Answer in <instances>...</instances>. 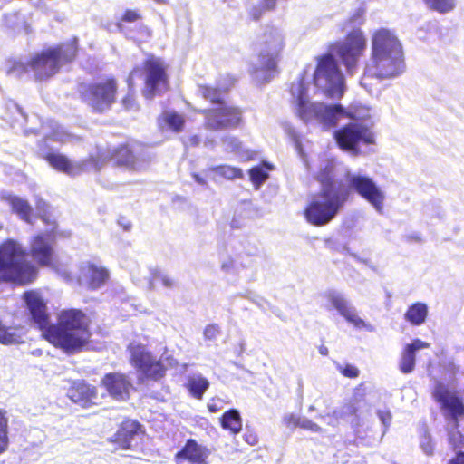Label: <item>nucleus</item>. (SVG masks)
<instances>
[{
	"instance_id": "3c124183",
	"label": "nucleus",
	"mask_w": 464,
	"mask_h": 464,
	"mask_svg": "<svg viewBox=\"0 0 464 464\" xmlns=\"http://www.w3.org/2000/svg\"><path fill=\"white\" fill-rule=\"evenodd\" d=\"M380 418L383 423H390L392 420V415L390 412L380 413Z\"/></svg>"
},
{
	"instance_id": "9d476101",
	"label": "nucleus",
	"mask_w": 464,
	"mask_h": 464,
	"mask_svg": "<svg viewBox=\"0 0 464 464\" xmlns=\"http://www.w3.org/2000/svg\"><path fill=\"white\" fill-rule=\"evenodd\" d=\"M334 138L342 150L350 151L353 155L359 154L360 144L371 145L375 142L372 130L358 121L349 122L337 129Z\"/></svg>"
},
{
	"instance_id": "4d7b16f0",
	"label": "nucleus",
	"mask_w": 464,
	"mask_h": 464,
	"mask_svg": "<svg viewBox=\"0 0 464 464\" xmlns=\"http://www.w3.org/2000/svg\"><path fill=\"white\" fill-rule=\"evenodd\" d=\"M348 410H349V412H350L351 414H355V413H356V411H357V409H356L355 407H353V406H349V407H348Z\"/></svg>"
},
{
	"instance_id": "b1692460",
	"label": "nucleus",
	"mask_w": 464,
	"mask_h": 464,
	"mask_svg": "<svg viewBox=\"0 0 464 464\" xmlns=\"http://www.w3.org/2000/svg\"><path fill=\"white\" fill-rule=\"evenodd\" d=\"M128 351L130 353L129 362L138 372H140L145 365L155 357L151 352L141 343L129 344Z\"/></svg>"
},
{
	"instance_id": "6ab92c4d",
	"label": "nucleus",
	"mask_w": 464,
	"mask_h": 464,
	"mask_svg": "<svg viewBox=\"0 0 464 464\" xmlns=\"http://www.w3.org/2000/svg\"><path fill=\"white\" fill-rule=\"evenodd\" d=\"M210 450L194 439H188L174 455L176 464H208Z\"/></svg>"
},
{
	"instance_id": "39448f33",
	"label": "nucleus",
	"mask_w": 464,
	"mask_h": 464,
	"mask_svg": "<svg viewBox=\"0 0 464 464\" xmlns=\"http://www.w3.org/2000/svg\"><path fill=\"white\" fill-rule=\"evenodd\" d=\"M78 53L79 41L77 37H72L34 53L29 59L31 72L36 81L48 80L58 73L63 65L72 63Z\"/></svg>"
},
{
	"instance_id": "cd10ccee",
	"label": "nucleus",
	"mask_w": 464,
	"mask_h": 464,
	"mask_svg": "<svg viewBox=\"0 0 464 464\" xmlns=\"http://www.w3.org/2000/svg\"><path fill=\"white\" fill-rule=\"evenodd\" d=\"M7 202L11 207L12 211L19 216L21 219L26 223H32L33 209L27 200L17 196H9L7 198Z\"/></svg>"
},
{
	"instance_id": "aec40b11",
	"label": "nucleus",
	"mask_w": 464,
	"mask_h": 464,
	"mask_svg": "<svg viewBox=\"0 0 464 464\" xmlns=\"http://www.w3.org/2000/svg\"><path fill=\"white\" fill-rule=\"evenodd\" d=\"M67 396L74 403L87 408L94 404V400L98 396V390L84 380H76L72 382L68 388Z\"/></svg>"
},
{
	"instance_id": "ddd939ff",
	"label": "nucleus",
	"mask_w": 464,
	"mask_h": 464,
	"mask_svg": "<svg viewBox=\"0 0 464 464\" xmlns=\"http://www.w3.org/2000/svg\"><path fill=\"white\" fill-rule=\"evenodd\" d=\"M198 112L205 118V128L211 130L236 129L242 123V110L227 102L216 108L199 110Z\"/></svg>"
},
{
	"instance_id": "2f4dec72",
	"label": "nucleus",
	"mask_w": 464,
	"mask_h": 464,
	"mask_svg": "<svg viewBox=\"0 0 464 464\" xmlns=\"http://www.w3.org/2000/svg\"><path fill=\"white\" fill-rule=\"evenodd\" d=\"M167 368L163 362L154 357L145 367L140 372L144 377L152 381H159L166 374Z\"/></svg>"
},
{
	"instance_id": "72a5a7b5",
	"label": "nucleus",
	"mask_w": 464,
	"mask_h": 464,
	"mask_svg": "<svg viewBox=\"0 0 464 464\" xmlns=\"http://www.w3.org/2000/svg\"><path fill=\"white\" fill-rule=\"evenodd\" d=\"M427 7L440 14H447L454 10L456 0H423Z\"/></svg>"
},
{
	"instance_id": "09e8293b",
	"label": "nucleus",
	"mask_w": 464,
	"mask_h": 464,
	"mask_svg": "<svg viewBox=\"0 0 464 464\" xmlns=\"http://www.w3.org/2000/svg\"><path fill=\"white\" fill-rule=\"evenodd\" d=\"M276 5V0H261L260 7L266 11L274 10Z\"/></svg>"
},
{
	"instance_id": "a19ab883",
	"label": "nucleus",
	"mask_w": 464,
	"mask_h": 464,
	"mask_svg": "<svg viewBox=\"0 0 464 464\" xmlns=\"http://www.w3.org/2000/svg\"><path fill=\"white\" fill-rule=\"evenodd\" d=\"M458 427L455 425V430L449 431V443L454 450L459 448L464 442V436L458 430Z\"/></svg>"
},
{
	"instance_id": "58836bf2",
	"label": "nucleus",
	"mask_w": 464,
	"mask_h": 464,
	"mask_svg": "<svg viewBox=\"0 0 464 464\" xmlns=\"http://www.w3.org/2000/svg\"><path fill=\"white\" fill-rule=\"evenodd\" d=\"M251 181L256 186H260L268 179V173L260 166L253 167L249 169Z\"/></svg>"
},
{
	"instance_id": "2eb2a0df",
	"label": "nucleus",
	"mask_w": 464,
	"mask_h": 464,
	"mask_svg": "<svg viewBox=\"0 0 464 464\" xmlns=\"http://www.w3.org/2000/svg\"><path fill=\"white\" fill-rule=\"evenodd\" d=\"M260 44V63L267 69H275L285 47L283 34L276 27L270 26L263 33Z\"/></svg>"
},
{
	"instance_id": "13d9d810",
	"label": "nucleus",
	"mask_w": 464,
	"mask_h": 464,
	"mask_svg": "<svg viewBox=\"0 0 464 464\" xmlns=\"http://www.w3.org/2000/svg\"><path fill=\"white\" fill-rule=\"evenodd\" d=\"M155 3L157 4H161V5H164V4H167V0H153Z\"/></svg>"
},
{
	"instance_id": "7ed1b4c3",
	"label": "nucleus",
	"mask_w": 464,
	"mask_h": 464,
	"mask_svg": "<svg viewBox=\"0 0 464 464\" xmlns=\"http://www.w3.org/2000/svg\"><path fill=\"white\" fill-rule=\"evenodd\" d=\"M403 69V50L398 37L386 28L375 30L371 38L370 60L365 64L361 84L368 88L371 80L393 78Z\"/></svg>"
},
{
	"instance_id": "393cba45",
	"label": "nucleus",
	"mask_w": 464,
	"mask_h": 464,
	"mask_svg": "<svg viewBox=\"0 0 464 464\" xmlns=\"http://www.w3.org/2000/svg\"><path fill=\"white\" fill-rule=\"evenodd\" d=\"M333 306L350 323L357 327L364 325L363 320H362L355 312L351 309L346 301L340 295H333L330 298Z\"/></svg>"
},
{
	"instance_id": "bb28decb",
	"label": "nucleus",
	"mask_w": 464,
	"mask_h": 464,
	"mask_svg": "<svg viewBox=\"0 0 464 464\" xmlns=\"http://www.w3.org/2000/svg\"><path fill=\"white\" fill-rule=\"evenodd\" d=\"M427 316L428 306L421 302H416L410 305L404 314V319L413 326L423 324Z\"/></svg>"
},
{
	"instance_id": "9b49d317",
	"label": "nucleus",
	"mask_w": 464,
	"mask_h": 464,
	"mask_svg": "<svg viewBox=\"0 0 464 464\" xmlns=\"http://www.w3.org/2000/svg\"><path fill=\"white\" fill-rule=\"evenodd\" d=\"M43 158L53 169L70 177L80 176L90 169L99 171L103 162L102 157L93 154L79 161H73L66 155L58 152H48Z\"/></svg>"
},
{
	"instance_id": "c756f323",
	"label": "nucleus",
	"mask_w": 464,
	"mask_h": 464,
	"mask_svg": "<svg viewBox=\"0 0 464 464\" xmlns=\"http://www.w3.org/2000/svg\"><path fill=\"white\" fill-rule=\"evenodd\" d=\"M88 285L91 289L101 287L109 278V273L106 268L99 267L94 264H88Z\"/></svg>"
},
{
	"instance_id": "052dcab7",
	"label": "nucleus",
	"mask_w": 464,
	"mask_h": 464,
	"mask_svg": "<svg viewBox=\"0 0 464 464\" xmlns=\"http://www.w3.org/2000/svg\"><path fill=\"white\" fill-rule=\"evenodd\" d=\"M42 219L47 223V218L45 217H42Z\"/></svg>"
},
{
	"instance_id": "e433bc0d",
	"label": "nucleus",
	"mask_w": 464,
	"mask_h": 464,
	"mask_svg": "<svg viewBox=\"0 0 464 464\" xmlns=\"http://www.w3.org/2000/svg\"><path fill=\"white\" fill-rule=\"evenodd\" d=\"M142 18L141 14L136 9H125L121 17L116 22L118 29L121 30L125 24L135 23Z\"/></svg>"
},
{
	"instance_id": "de8ad7c7",
	"label": "nucleus",
	"mask_w": 464,
	"mask_h": 464,
	"mask_svg": "<svg viewBox=\"0 0 464 464\" xmlns=\"http://www.w3.org/2000/svg\"><path fill=\"white\" fill-rule=\"evenodd\" d=\"M363 15H364V11L362 9H358L350 18H349V23L350 24H353V23H362L363 21Z\"/></svg>"
},
{
	"instance_id": "f3484780",
	"label": "nucleus",
	"mask_w": 464,
	"mask_h": 464,
	"mask_svg": "<svg viewBox=\"0 0 464 464\" xmlns=\"http://www.w3.org/2000/svg\"><path fill=\"white\" fill-rule=\"evenodd\" d=\"M101 384L109 395L116 401L128 400L133 388L127 374L121 372H111L104 374Z\"/></svg>"
},
{
	"instance_id": "20e7f679",
	"label": "nucleus",
	"mask_w": 464,
	"mask_h": 464,
	"mask_svg": "<svg viewBox=\"0 0 464 464\" xmlns=\"http://www.w3.org/2000/svg\"><path fill=\"white\" fill-rule=\"evenodd\" d=\"M165 62L152 53H149L140 65L134 66L127 78L128 92L121 100V104L125 111L139 108L136 94L133 90L136 78L143 79L142 95L151 100L157 95H161L170 89L169 78Z\"/></svg>"
},
{
	"instance_id": "4be33fe9",
	"label": "nucleus",
	"mask_w": 464,
	"mask_h": 464,
	"mask_svg": "<svg viewBox=\"0 0 464 464\" xmlns=\"http://www.w3.org/2000/svg\"><path fill=\"white\" fill-rule=\"evenodd\" d=\"M430 343L420 339H414L411 343L406 344L401 354L399 369L402 373H410L415 368L416 351L428 348Z\"/></svg>"
},
{
	"instance_id": "864d4df0",
	"label": "nucleus",
	"mask_w": 464,
	"mask_h": 464,
	"mask_svg": "<svg viewBox=\"0 0 464 464\" xmlns=\"http://www.w3.org/2000/svg\"><path fill=\"white\" fill-rule=\"evenodd\" d=\"M208 409L210 412H217L219 411V407L216 403L208 404Z\"/></svg>"
},
{
	"instance_id": "f257e3e1",
	"label": "nucleus",
	"mask_w": 464,
	"mask_h": 464,
	"mask_svg": "<svg viewBox=\"0 0 464 464\" xmlns=\"http://www.w3.org/2000/svg\"><path fill=\"white\" fill-rule=\"evenodd\" d=\"M23 298L44 339L53 347L67 354H75L89 345L92 332L87 316L82 310H62L58 314L57 323L50 324L46 304L37 292L26 291Z\"/></svg>"
},
{
	"instance_id": "4468645a",
	"label": "nucleus",
	"mask_w": 464,
	"mask_h": 464,
	"mask_svg": "<svg viewBox=\"0 0 464 464\" xmlns=\"http://www.w3.org/2000/svg\"><path fill=\"white\" fill-rule=\"evenodd\" d=\"M431 396L440 411L453 420L454 425L459 426V420L464 418V401L458 392L441 382H437Z\"/></svg>"
},
{
	"instance_id": "c03bdc74",
	"label": "nucleus",
	"mask_w": 464,
	"mask_h": 464,
	"mask_svg": "<svg viewBox=\"0 0 464 464\" xmlns=\"http://www.w3.org/2000/svg\"><path fill=\"white\" fill-rule=\"evenodd\" d=\"M220 334V328L218 324H211L205 327L204 337L208 340L215 339Z\"/></svg>"
},
{
	"instance_id": "423d86ee",
	"label": "nucleus",
	"mask_w": 464,
	"mask_h": 464,
	"mask_svg": "<svg viewBox=\"0 0 464 464\" xmlns=\"http://www.w3.org/2000/svg\"><path fill=\"white\" fill-rule=\"evenodd\" d=\"M80 100L92 113L103 114L117 102L119 82L114 76H105L77 86Z\"/></svg>"
},
{
	"instance_id": "bf43d9fd",
	"label": "nucleus",
	"mask_w": 464,
	"mask_h": 464,
	"mask_svg": "<svg viewBox=\"0 0 464 464\" xmlns=\"http://www.w3.org/2000/svg\"><path fill=\"white\" fill-rule=\"evenodd\" d=\"M256 442V438L253 437L252 441H250V444H255Z\"/></svg>"
},
{
	"instance_id": "7c9ffc66",
	"label": "nucleus",
	"mask_w": 464,
	"mask_h": 464,
	"mask_svg": "<svg viewBox=\"0 0 464 464\" xmlns=\"http://www.w3.org/2000/svg\"><path fill=\"white\" fill-rule=\"evenodd\" d=\"M185 387L193 398L201 400L206 391L209 388V382L200 375L192 376L188 380Z\"/></svg>"
},
{
	"instance_id": "ea45409f",
	"label": "nucleus",
	"mask_w": 464,
	"mask_h": 464,
	"mask_svg": "<svg viewBox=\"0 0 464 464\" xmlns=\"http://www.w3.org/2000/svg\"><path fill=\"white\" fill-rule=\"evenodd\" d=\"M31 72V66L29 65V60L26 63H23L20 61H15L10 66L8 72L14 73L18 76Z\"/></svg>"
},
{
	"instance_id": "37998d69",
	"label": "nucleus",
	"mask_w": 464,
	"mask_h": 464,
	"mask_svg": "<svg viewBox=\"0 0 464 464\" xmlns=\"http://www.w3.org/2000/svg\"><path fill=\"white\" fill-rule=\"evenodd\" d=\"M339 371L342 375L351 379L357 378L360 374L359 369L352 364H345L344 366L340 367Z\"/></svg>"
},
{
	"instance_id": "1a4fd4ad",
	"label": "nucleus",
	"mask_w": 464,
	"mask_h": 464,
	"mask_svg": "<svg viewBox=\"0 0 464 464\" xmlns=\"http://www.w3.org/2000/svg\"><path fill=\"white\" fill-rule=\"evenodd\" d=\"M295 110L299 118L304 121L321 120L335 124L336 115L343 113V107L340 104L325 105L323 102H310L307 98L306 88L303 82L298 83V95L295 99Z\"/></svg>"
},
{
	"instance_id": "a878e982",
	"label": "nucleus",
	"mask_w": 464,
	"mask_h": 464,
	"mask_svg": "<svg viewBox=\"0 0 464 464\" xmlns=\"http://www.w3.org/2000/svg\"><path fill=\"white\" fill-rule=\"evenodd\" d=\"M200 96L206 101L218 106L226 102L225 96L228 93V87H216L208 84H201L198 87Z\"/></svg>"
},
{
	"instance_id": "f03ea898",
	"label": "nucleus",
	"mask_w": 464,
	"mask_h": 464,
	"mask_svg": "<svg viewBox=\"0 0 464 464\" xmlns=\"http://www.w3.org/2000/svg\"><path fill=\"white\" fill-rule=\"evenodd\" d=\"M53 248L44 234L34 236L27 252L13 239L0 243V283L14 285L32 284L38 277L37 266L53 264Z\"/></svg>"
},
{
	"instance_id": "79ce46f5",
	"label": "nucleus",
	"mask_w": 464,
	"mask_h": 464,
	"mask_svg": "<svg viewBox=\"0 0 464 464\" xmlns=\"http://www.w3.org/2000/svg\"><path fill=\"white\" fill-rule=\"evenodd\" d=\"M301 421L302 419L294 413L287 414L283 418V423L289 429L300 428Z\"/></svg>"
},
{
	"instance_id": "a211bd4d",
	"label": "nucleus",
	"mask_w": 464,
	"mask_h": 464,
	"mask_svg": "<svg viewBox=\"0 0 464 464\" xmlns=\"http://www.w3.org/2000/svg\"><path fill=\"white\" fill-rule=\"evenodd\" d=\"M144 432L141 423L137 420L126 418L120 423L110 441L115 444L118 450H128L131 449L132 440Z\"/></svg>"
},
{
	"instance_id": "6e6d98bb",
	"label": "nucleus",
	"mask_w": 464,
	"mask_h": 464,
	"mask_svg": "<svg viewBox=\"0 0 464 464\" xmlns=\"http://www.w3.org/2000/svg\"><path fill=\"white\" fill-rule=\"evenodd\" d=\"M193 178H194V179H195L197 182H198V183H200V184H205V180H204L203 179H201V178L199 177V175H198V174H194V175H193Z\"/></svg>"
},
{
	"instance_id": "49530a36",
	"label": "nucleus",
	"mask_w": 464,
	"mask_h": 464,
	"mask_svg": "<svg viewBox=\"0 0 464 464\" xmlns=\"http://www.w3.org/2000/svg\"><path fill=\"white\" fill-rule=\"evenodd\" d=\"M447 464H464V451H458L448 460Z\"/></svg>"
},
{
	"instance_id": "0eeeda50",
	"label": "nucleus",
	"mask_w": 464,
	"mask_h": 464,
	"mask_svg": "<svg viewBox=\"0 0 464 464\" xmlns=\"http://www.w3.org/2000/svg\"><path fill=\"white\" fill-rule=\"evenodd\" d=\"M348 196L349 193L320 190L309 200L304 209L305 220L315 227L329 224L347 201Z\"/></svg>"
},
{
	"instance_id": "c9c22d12",
	"label": "nucleus",
	"mask_w": 464,
	"mask_h": 464,
	"mask_svg": "<svg viewBox=\"0 0 464 464\" xmlns=\"http://www.w3.org/2000/svg\"><path fill=\"white\" fill-rule=\"evenodd\" d=\"M164 121L175 132L180 131L185 125L184 117L175 111L166 113Z\"/></svg>"
},
{
	"instance_id": "5701e85b",
	"label": "nucleus",
	"mask_w": 464,
	"mask_h": 464,
	"mask_svg": "<svg viewBox=\"0 0 464 464\" xmlns=\"http://www.w3.org/2000/svg\"><path fill=\"white\" fill-rule=\"evenodd\" d=\"M315 179L321 184V190H331L334 193H348L343 186L334 180V169L332 164L320 169L316 175Z\"/></svg>"
},
{
	"instance_id": "680f3d73",
	"label": "nucleus",
	"mask_w": 464,
	"mask_h": 464,
	"mask_svg": "<svg viewBox=\"0 0 464 464\" xmlns=\"http://www.w3.org/2000/svg\"><path fill=\"white\" fill-rule=\"evenodd\" d=\"M246 441H248L249 443H250V441H252V439H249V440H248V437H246Z\"/></svg>"
},
{
	"instance_id": "8fccbe9b",
	"label": "nucleus",
	"mask_w": 464,
	"mask_h": 464,
	"mask_svg": "<svg viewBox=\"0 0 464 464\" xmlns=\"http://www.w3.org/2000/svg\"><path fill=\"white\" fill-rule=\"evenodd\" d=\"M264 12H266V10H263L262 7L258 6V7H255L252 9L251 13H250V15H251V18L255 21H257L261 18V16L263 15Z\"/></svg>"
},
{
	"instance_id": "6e6552de",
	"label": "nucleus",
	"mask_w": 464,
	"mask_h": 464,
	"mask_svg": "<svg viewBox=\"0 0 464 464\" xmlns=\"http://www.w3.org/2000/svg\"><path fill=\"white\" fill-rule=\"evenodd\" d=\"M313 81L329 98H340L343 94V76L331 54H324L318 59Z\"/></svg>"
},
{
	"instance_id": "5fc2aeb1",
	"label": "nucleus",
	"mask_w": 464,
	"mask_h": 464,
	"mask_svg": "<svg viewBox=\"0 0 464 464\" xmlns=\"http://www.w3.org/2000/svg\"><path fill=\"white\" fill-rule=\"evenodd\" d=\"M319 353H320L322 355H324V356L328 355V349H327V347H325V346H324V345H321V346L319 347Z\"/></svg>"
},
{
	"instance_id": "c85d7f7f",
	"label": "nucleus",
	"mask_w": 464,
	"mask_h": 464,
	"mask_svg": "<svg viewBox=\"0 0 464 464\" xmlns=\"http://www.w3.org/2000/svg\"><path fill=\"white\" fill-rule=\"evenodd\" d=\"M220 425L232 434H238L242 430V419L237 410L230 409L220 417Z\"/></svg>"
},
{
	"instance_id": "4c0bfd02",
	"label": "nucleus",
	"mask_w": 464,
	"mask_h": 464,
	"mask_svg": "<svg viewBox=\"0 0 464 464\" xmlns=\"http://www.w3.org/2000/svg\"><path fill=\"white\" fill-rule=\"evenodd\" d=\"M20 336L12 327H7L0 322V343L3 344H12L18 342Z\"/></svg>"
},
{
	"instance_id": "412c9836",
	"label": "nucleus",
	"mask_w": 464,
	"mask_h": 464,
	"mask_svg": "<svg viewBox=\"0 0 464 464\" xmlns=\"http://www.w3.org/2000/svg\"><path fill=\"white\" fill-rule=\"evenodd\" d=\"M110 160L120 168L136 170L139 158L134 151L133 145L128 142L121 143L110 152Z\"/></svg>"
},
{
	"instance_id": "603ef678",
	"label": "nucleus",
	"mask_w": 464,
	"mask_h": 464,
	"mask_svg": "<svg viewBox=\"0 0 464 464\" xmlns=\"http://www.w3.org/2000/svg\"><path fill=\"white\" fill-rule=\"evenodd\" d=\"M422 449L428 455H431L433 452V448L430 441L427 444H422Z\"/></svg>"
},
{
	"instance_id": "f8f14e48",
	"label": "nucleus",
	"mask_w": 464,
	"mask_h": 464,
	"mask_svg": "<svg viewBox=\"0 0 464 464\" xmlns=\"http://www.w3.org/2000/svg\"><path fill=\"white\" fill-rule=\"evenodd\" d=\"M367 40L360 28L350 31L343 42L335 44V51L347 71L353 72L358 65L359 59L364 54Z\"/></svg>"
},
{
	"instance_id": "473e14b6",
	"label": "nucleus",
	"mask_w": 464,
	"mask_h": 464,
	"mask_svg": "<svg viewBox=\"0 0 464 464\" xmlns=\"http://www.w3.org/2000/svg\"><path fill=\"white\" fill-rule=\"evenodd\" d=\"M9 446L8 417L4 409H0V454L5 452Z\"/></svg>"
},
{
	"instance_id": "a18cd8bd",
	"label": "nucleus",
	"mask_w": 464,
	"mask_h": 464,
	"mask_svg": "<svg viewBox=\"0 0 464 464\" xmlns=\"http://www.w3.org/2000/svg\"><path fill=\"white\" fill-rule=\"evenodd\" d=\"M300 428L304 429V430H311L313 432H321L322 431V428L317 423H315L308 419L302 420Z\"/></svg>"
},
{
	"instance_id": "dca6fc26",
	"label": "nucleus",
	"mask_w": 464,
	"mask_h": 464,
	"mask_svg": "<svg viewBox=\"0 0 464 464\" xmlns=\"http://www.w3.org/2000/svg\"><path fill=\"white\" fill-rule=\"evenodd\" d=\"M349 186L378 211L382 210L384 195L371 178L362 175H353L349 179Z\"/></svg>"
},
{
	"instance_id": "f704fd0d",
	"label": "nucleus",
	"mask_w": 464,
	"mask_h": 464,
	"mask_svg": "<svg viewBox=\"0 0 464 464\" xmlns=\"http://www.w3.org/2000/svg\"><path fill=\"white\" fill-rule=\"evenodd\" d=\"M213 171L227 179H242L244 176L241 169L229 165L216 166L213 168Z\"/></svg>"
}]
</instances>
